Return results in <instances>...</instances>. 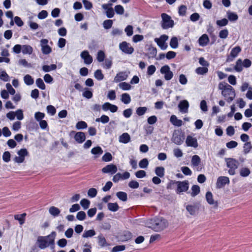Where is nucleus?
<instances>
[{"instance_id":"obj_1","label":"nucleus","mask_w":252,"mask_h":252,"mask_svg":"<svg viewBox=\"0 0 252 252\" xmlns=\"http://www.w3.org/2000/svg\"><path fill=\"white\" fill-rule=\"evenodd\" d=\"M56 235V232L53 231L48 236H39L37 240L39 248L41 249H44L50 246L51 249H54Z\"/></svg>"},{"instance_id":"obj_2","label":"nucleus","mask_w":252,"mask_h":252,"mask_svg":"<svg viewBox=\"0 0 252 252\" xmlns=\"http://www.w3.org/2000/svg\"><path fill=\"white\" fill-rule=\"evenodd\" d=\"M218 88L221 91V94L226 98L227 102H231L235 96V92L233 88L225 82L219 84Z\"/></svg>"},{"instance_id":"obj_3","label":"nucleus","mask_w":252,"mask_h":252,"mask_svg":"<svg viewBox=\"0 0 252 252\" xmlns=\"http://www.w3.org/2000/svg\"><path fill=\"white\" fill-rule=\"evenodd\" d=\"M151 224L149 226L156 231H159L163 230L168 225L167 220L161 217L156 218L151 220L150 221Z\"/></svg>"},{"instance_id":"obj_4","label":"nucleus","mask_w":252,"mask_h":252,"mask_svg":"<svg viewBox=\"0 0 252 252\" xmlns=\"http://www.w3.org/2000/svg\"><path fill=\"white\" fill-rule=\"evenodd\" d=\"M225 161L227 167L229 168L228 173L231 175H233L235 173V170L238 168L239 162L236 159L232 158H226Z\"/></svg>"},{"instance_id":"obj_5","label":"nucleus","mask_w":252,"mask_h":252,"mask_svg":"<svg viewBox=\"0 0 252 252\" xmlns=\"http://www.w3.org/2000/svg\"><path fill=\"white\" fill-rule=\"evenodd\" d=\"M161 16L162 18L161 27L163 29H168L174 26V21L172 20L169 15L166 13H162Z\"/></svg>"},{"instance_id":"obj_6","label":"nucleus","mask_w":252,"mask_h":252,"mask_svg":"<svg viewBox=\"0 0 252 252\" xmlns=\"http://www.w3.org/2000/svg\"><path fill=\"white\" fill-rule=\"evenodd\" d=\"M185 139V135L184 133L179 130H175L174 131L171 141L175 144L178 145H181Z\"/></svg>"},{"instance_id":"obj_7","label":"nucleus","mask_w":252,"mask_h":252,"mask_svg":"<svg viewBox=\"0 0 252 252\" xmlns=\"http://www.w3.org/2000/svg\"><path fill=\"white\" fill-rule=\"evenodd\" d=\"M168 39V36L167 35L163 34L161 35L159 38H155L154 40L161 50H164L166 49L168 47L166 43V41H167Z\"/></svg>"},{"instance_id":"obj_8","label":"nucleus","mask_w":252,"mask_h":252,"mask_svg":"<svg viewBox=\"0 0 252 252\" xmlns=\"http://www.w3.org/2000/svg\"><path fill=\"white\" fill-rule=\"evenodd\" d=\"M160 73L164 75V79L166 80H171L173 76V73L171 71L170 67L168 65H165L162 66L160 70Z\"/></svg>"},{"instance_id":"obj_9","label":"nucleus","mask_w":252,"mask_h":252,"mask_svg":"<svg viewBox=\"0 0 252 252\" xmlns=\"http://www.w3.org/2000/svg\"><path fill=\"white\" fill-rule=\"evenodd\" d=\"M49 41L47 39H42L40 41L41 51L44 55L49 54L52 52V48L48 45Z\"/></svg>"},{"instance_id":"obj_10","label":"nucleus","mask_w":252,"mask_h":252,"mask_svg":"<svg viewBox=\"0 0 252 252\" xmlns=\"http://www.w3.org/2000/svg\"><path fill=\"white\" fill-rule=\"evenodd\" d=\"M18 157H15L14 160L15 162L21 163L25 160V158L28 156V152L26 149H21L17 152Z\"/></svg>"},{"instance_id":"obj_11","label":"nucleus","mask_w":252,"mask_h":252,"mask_svg":"<svg viewBox=\"0 0 252 252\" xmlns=\"http://www.w3.org/2000/svg\"><path fill=\"white\" fill-rule=\"evenodd\" d=\"M119 48L123 52L126 54H131L134 51L133 48L126 41H123L120 43Z\"/></svg>"},{"instance_id":"obj_12","label":"nucleus","mask_w":252,"mask_h":252,"mask_svg":"<svg viewBox=\"0 0 252 252\" xmlns=\"http://www.w3.org/2000/svg\"><path fill=\"white\" fill-rule=\"evenodd\" d=\"M176 184L177 185L176 189V192L177 193L186 192L189 189V183L187 181H177L176 182Z\"/></svg>"},{"instance_id":"obj_13","label":"nucleus","mask_w":252,"mask_h":252,"mask_svg":"<svg viewBox=\"0 0 252 252\" xmlns=\"http://www.w3.org/2000/svg\"><path fill=\"white\" fill-rule=\"evenodd\" d=\"M229 183L230 181L228 177L226 176H220L217 179L216 187L218 189H221L226 184H229Z\"/></svg>"},{"instance_id":"obj_14","label":"nucleus","mask_w":252,"mask_h":252,"mask_svg":"<svg viewBox=\"0 0 252 252\" xmlns=\"http://www.w3.org/2000/svg\"><path fill=\"white\" fill-rule=\"evenodd\" d=\"M112 3H108L107 4H103L102 5V8L106 11V15L107 17L109 18H111L113 17L115 14L113 8L112 7Z\"/></svg>"},{"instance_id":"obj_15","label":"nucleus","mask_w":252,"mask_h":252,"mask_svg":"<svg viewBox=\"0 0 252 252\" xmlns=\"http://www.w3.org/2000/svg\"><path fill=\"white\" fill-rule=\"evenodd\" d=\"M205 198L208 204L212 205L214 208H217L218 207V202L214 200L213 195L210 191H208L206 193Z\"/></svg>"},{"instance_id":"obj_16","label":"nucleus","mask_w":252,"mask_h":252,"mask_svg":"<svg viewBox=\"0 0 252 252\" xmlns=\"http://www.w3.org/2000/svg\"><path fill=\"white\" fill-rule=\"evenodd\" d=\"M80 57L84 60V62L86 64H90L93 61V57L87 50L82 51L81 53Z\"/></svg>"},{"instance_id":"obj_17","label":"nucleus","mask_w":252,"mask_h":252,"mask_svg":"<svg viewBox=\"0 0 252 252\" xmlns=\"http://www.w3.org/2000/svg\"><path fill=\"white\" fill-rule=\"evenodd\" d=\"M189 106V103L188 100H183L180 101L178 104L180 112L183 114L188 113Z\"/></svg>"},{"instance_id":"obj_18","label":"nucleus","mask_w":252,"mask_h":252,"mask_svg":"<svg viewBox=\"0 0 252 252\" xmlns=\"http://www.w3.org/2000/svg\"><path fill=\"white\" fill-rule=\"evenodd\" d=\"M185 207L188 212L191 216L196 215L199 211V206L196 204H187Z\"/></svg>"},{"instance_id":"obj_19","label":"nucleus","mask_w":252,"mask_h":252,"mask_svg":"<svg viewBox=\"0 0 252 252\" xmlns=\"http://www.w3.org/2000/svg\"><path fill=\"white\" fill-rule=\"evenodd\" d=\"M130 177V174L128 172H125L123 174L117 173L113 178V181L115 183L118 182L120 180L127 179Z\"/></svg>"},{"instance_id":"obj_20","label":"nucleus","mask_w":252,"mask_h":252,"mask_svg":"<svg viewBox=\"0 0 252 252\" xmlns=\"http://www.w3.org/2000/svg\"><path fill=\"white\" fill-rule=\"evenodd\" d=\"M102 172L104 173L115 174L117 171V167L115 165L111 164L107 165L102 169Z\"/></svg>"},{"instance_id":"obj_21","label":"nucleus","mask_w":252,"mask_h":252,"mask_svg":"<svg viewBox=\"0 0 252 252\" xmlns=\"http://www.w3.org/2000/svg\"><path fill=\"white\" fill-rule=\"evenodd\" d=\"M186 143L187 146L197 148L198 143L196 138L189 135L187 136L186 140Z\"/></svg>"},{"instance_id":"obj_22","label":"nucleus","mask_w":252,"mask_h":252,"mask_svg":"<svg viewBox=\"0 0 252 252\" xmlns=\"http://www.w3.org/2000/svg\"><path fill=\"white\" fill-rule=\"evenodd\" d=\"M128 75L126 72L122 71L118 73L114 78L115 82H120L126 79Z\"/></svg>"},{"instance_id":"obj_23","label":"nucleus","mask_w":252,"mask_h":252,"mask_svg":"<svg viewBox=\"0 0 252 252\" xmlns=\"http://www.w3.org/2000/svg\"><path fill=\"white\" fill-rule=\"evenodd\" d=\"M74 138L76 142L78 143L81 144L85 141L86 139V135L85 133L83 132H76L74 135Z\"/></svg>"},{"instance_id":"obj_24","label":"nucleus","mask_w":252,"mask_h":252,"mask_svg":"<svg viewBox=\"0 0 252 252\" xmlns=\"http://www.w3.org/2000/svg\"><path fill=\"white\" fill-rule=\"evenodd\" d=\"M209 42V38L206 34H203L198 39L199 44L202 47L206 46Z\"/></svg>"},{"instance_id":"obj_25","label":"nucleus","mask_w":252,"mask_h":252,"mask_svg":"<svg viewBox=\"0 0 252 252\" xmlns=\"http://www.w3.org/2000/svg\"><path fill=\"white\" fill-rule=\"evenodd\" d=\"M170 121L174 126H181L183 125L182 121L178 119L174 115L171 116Z\"/></svg>"},{"instance_id":"obj_26","label":"nucleus","mask_w":252,"mask_h":252,"mask_svg":"<svg viewBox=\"0 0 252 252\" xmlns=\"http://www.w3.org/2000/svg\"><path fill=\"white\" fill-rule=\"evenodd\" d=\"M130 140V137L128 133H124L119 137V141L121 143L126 144Z\"/></svg>"},{"instance_id":"obj_27","label":"nucleus","mask_w":252,"mask_h":252,"mask_svg":"<svg viewBox=\"0 0 252 252\" xmlns=\"http://www.w3.org/2000/svg\"><path fill=\"white\" fill-rule=\"evenodd\" d=\"M22 52L23 54L31 55L33 52V48L29 45H23Z\"/></svg>"},{"instance_id":"obj_28","label":"nucleus","mask_w":252,"mask_h":252,"mask_svg":"<svg viewBox=\"0 0 252 252\" xmlns=\"http://www.w3.org/2000/svg\"><path fill=\"white\" fill-rule=\"evenodd\" d=\"M91 153L95 155V158H97L103 153V150L100 147L97 146L91 150Z\"/></svg>"},{"instance_id":"obj_29","label":"nucleus","mask_w":252,"mask_h":252,"mask_svg":"<svg viewBox=\"0 0 252 252\" xmlns=\"http://www.w3.org/2000/svg\"><path fill=\"white\" fill-rule=\"evenodd\" d=\"M241 51V47L239 46H236L231 50L230 54V57L234 59L238 56V55Z\"/></svg>"},{"instance_id":"obj_30","label":"nucleus","mask_w":252,"mask_h":252,"mask_svg":"<svg viewBox=\"0 0 252 252\" xmlns=\"http://www.w3.org/2000/svg\"><path fill=\"white\" fill-rule=\"evenodd\" d=\"M201 159L200 157L197 155L192 156L191 163V165L193 167H196L200 163Z\"/></svg>"},{"instance_id":"obj_31","label":"nucleus","mask_w":252,"mask_h":252,"mask_svg":"<svg viewBox=\"0 0 252 252\" xmlns=\"http://www.w3.org/2000/svg\"><path fill=\"white\" fill-rule=\"evenodd\" d=\"M57 68V65L55 64H52L50 65H44L42 66V69L45 72H48L52 70H55Z\"/></svg>"},{"instance_id":"obj_32","label":"nucleus","mask_w":252,"mask_h":252,"mask_svg":"<svg viewBox=\"0 0 252 252\" xmlns=\"http://www.w3.org/2000/svg\"><path fill=\"white\" fill-rule=\"evenodd\" d=\"M155 173L159 177L162 178L164 176L165 169L161 166L157 167L155 168Z\"/></svg>"},{"instance_id":"obj_33","label":"nucleus","mask_w":252,"mask_h":252,"mask_svg":"<svg viewBox=\"0 0 252 252\" xmlns=\"http://www.w3.org/2000/svg\"><path fill=\"white\" fill-rule=\"evenodd\" d=\"M121 101L126 104L129 103L131 101V97L127 93H124L122 94Z\"/></svg>"},{"instance_id":"obj_34","label":"nucleus","mask_w":252,"mask_h":252,"mask_svg":"<svg viewBox=\"0 0 252 252\" xmlns=\"http://www.w3.org/2000/svg\"><path fill=\"white\" fill-rule=\"evenodd\" d=\"M24 81L25 83L28 86L32 85L34 83L33 79L29 74H27L24 77Z\"/></svg>"},{"instance_id":"obj_35","label":"nucleus","mask_w":252,"mask_h":252,"mask_svg":"<svg viewBox=\"0 0 252 252\" xmlns=\"http://www.w3.org/2000/svg\"><path fill=\"white\" fill-rule=\"evenodd\" d=\"M227 16L230 21H236L238 19V16L236 13L230 11L227 12Z\"/></svg>"},{"instance_id":"obj_36","label":"nucleus","mask_w":252,"mask_h":252,"mask_svg":"<svg viewBox=\"0 0 252 252\" xmlns=\"http://www.w3.org/2000/svg\"><path fill=\"white\" fill-rule=\"evenodd\" d=\"M26 213L21 215H16L14 216V219L19 221L20 224L22 225L25 222Z\"/></svg>"},{"instance_id":"obj_37","label":"nucleus","mask_w":252,"mask_h":252,"mask_svg":"<svg viewBox=\"0 0 252 252\" xmlns=\"http://www.w3.org/2000/svg\"><path fill=\"white\" fill-rule=\"evenodd\" d=\"M107 207L109 210L112 212H116L119 209V206L117 203H108Z\"/></svg>"},{"instance_id":"obj_38","label":"nucleus","mask_w":252,"mask_h":252,"mask_svg":"<svg viewBox=\"0 0 252 252\" xmlns=\"http://www.w3.org/2000/svg\"><path fill=\"white\" fill-rule=\"evenodd\" d=\"M49 212L54 217L58 216L60 213V209L54 206L51 207L49 209Z\"/></svg>"},{"instance_id":"obj_39","label":"nucleus","mask_w":252,"mask_h":252,"mask_svg":"<svg viewBox=\"0 0 252 252\" xmlns=\"http://www.w3.org/2000/svg\"><path fill=\"white\" fill-rule=\"evenodd\" d=\"M195 71L198 75H204L208 72V69L207 67H199L196 68Z\"/></svg>"},{"instance_id":"obj_40","label":"nucleus","mask_w":252,"mask_h":252,"mask_svg":"<svg viewBox=\"0 0 252 252\" xmlns=\"http://www.w3.org/2000/svg\"><path fill=\"white\" fill-rule=\"evenodd\" d=\"M116 195L120 200L123 201H126L127 199V194L125 192L119 191L117 192Z\"/></svg>"},{"instance_id":"obj_41","label":"nucleus","mask_w":252,"mask_h":252,"mask_svg":"<svg viewBox=\"0 0 252 252\" xmlns=\"http://www.w3.org/2000/svg\"><path fill=\"white\" fill-rule=\"evenodd\" d=\"M95 235V232L94 230L91 229L89 230H85L83 235L82 237L83 238H89L92 237Z\"/></svg>"},{"instance_id":"obj_42","label":"nucleus","mask_w":252,"mask_h":252,"mask_svg":"<svg viewBox=\"0 0 252 252\" xmlns=\"http://www.w3.org/2000/svg\"><path fill=\"white\" fill-rule=\"evenodd\" d=\"M191 195L192 197H194L197 194H198L200 192V188L197 185H193L191 187Z\"/></svg>"},{"instance_id":"obj_43","label":"nucleus","mask_w":252,"mask_h":252,"mask_svg":"<svg viewBox=\"0 0 252 252\" xmlns=\"http://www.w3.org/2000/svg\"><path fill=\"white\" fill-rule=\"evenodd\" d=\"M243 66L242 61L241 59H239L236 63L234 69L237 72H241L243 70Z\"/></svg>"},{"instance_id":"obj_44","label":"nucleus","mask_w":252,"mask_h":252,"mask_svg":"<svg viewBox=\"0 0 252 252\" xmlns=\"http://www.w3.org/2000/svg\"><path fill=\"white\" fill-rule=\"evenodd\" d=\"M170 46L173 49H176L178 47V39L176 37H173L171 39Z\"/></svg>"},{"instance_id":"obj_45","label":"nucleus","mask_w":252,"mask_h":252,"mask_svg":"<svg viewBox=\"0 0 252 252\" xmlns=\"http://www.w3.org/2000/svg\"><path fill=\"white\" fill-rule=\"evenodd\" d=\"M119 87L123 90L126 91L130 90L131 85L126 82H122L119 83Z\"/></svg>"},{"instance_id":"obj_46","label":"nucleus","mask_w":252,"mask_h":252,"mask_svg":"<svg viewBox=\"0 0 252 252\" xmlns=\"http://www.w3.org/2000/svg\"><path fill=\"white\" fill-rule=\"evenodd\" d=\"M80 204L83 209L87 210L90 206V201L89 200L84 198L81 200Z\"/></svg>"},{"instance_id":"obj_47","label":"nucleus","mask_w":252,"mask_h":252,"mask_svg":"<svg viewBox=\"0 0 252 252\" xmlns=\"http://www.w3.org/2000/svg\"><path fill=\"white\" fill-rule=\"evenodd\" d=\"M147 111V108L146 107H139L137 108L136 113L137 115L140 116L144 115Z\"/></svg>"},{"instance_id":"obj_48","label":"nucleus","mask_w":252,"mask_h":252,"mask_svg":"<svg viewBox=\"0 0 252 252\" xmlns=\"http://www.w3.org/2000/svg\"><path fill=\"white\" fill-rule=\"evenodd\" d=\"M251 172L249 168H242L241 169L240 171V175L242 177H246L248 176Z\"/></svg>"},{"instance_id":"obj_49","label":"nucleus","mask_w":252,"mask_h":252,"mask_svg":"<svg viewBox=\"0 0 252 252\" xmlns=\"http://www.w3.org/2000/svg\"><path fill=\"white\" fill-rule=\"evenodd\" d=\"M36 85L41 90L45 89V85L42 79L41 78H37L36 80Z\"/></svg>"},{"instance_id":"obj_50","label":"nucleus","mask_w":252,"mask_h":252,"mask_svg":"<svg viewBox=\"0 0 252 252\" xmlns=\"http://www.w3.org/2000/svg\"><path fill=\"white\" fill-rule=\"evenodd\" d=\"M45 117V114L40 112H35L34 114V118L37 121L39 122L43 120L42 119Z\"/></svg>"},{"instance_id":"obj_51","label":"nucleus","mask_w":252,"mask_h":252,"mask_svg":"<svg viewBox=\"0 0 252 252\" xmlns=\"http://www.w3.org/2000/svg\"><path fill=\"white\" fill-rule=\"evenodd\" d=\"M105 57V54L102 51H99L97 54L96 59L98 62H102Z\"/></svg>"},{"instance_id":"obj_52","label":"nucleus","mask_w":252,"mask_h":252,"mask_svg":"<svg viewBox=\"0 0 252 252\" xmlns=\"http://www.w3.org/2000/svg\"><path fill=\"white\" fill-rule=\"evenodd\" d=\"M87 127V124L84 121L78 122L76 125V128L77 129H84Z\"/></svg>"},{"instance_id":"obj_53","label":"nucleus","mask_w":252,"mask_h":252,"mask_svg":"<svg viewBox=\"0 0 252 252\" xmlns=\"http://www.w3.org/2000/svg\"><path fill=\"white\" fill-rule=\"evenodd\" d=\"M0 79L3 81L7 82L9 81V77L5 71L0 72Z\"/></svg>"},{"instance_id":"obj_54","label":"nucleus","mask_w":252,"mask_h":252,"mask_svg":"<svg viewBox=\"0 0 252 252\" xmlns=\"http://www.w3.org/2000/svg\"><path fill=\"white\" fill-rule=\"evenodd\" d=\"M94 77L98 80H102L104 78V75L102 74L101 70L99 69L96 70L94 73Z\"/></svg>"},{"instance_id":"obj_55","label":"nucleus","mask_w":252,"mask_h":252,"mask_svg":"<svg viewBox=\"0 0 252 252\" xmlns=\"http://www.w3.org/2000/svg\"><path fill=\"white\" fill-rule=\"evenodd\" d=\"M113 25V21L111 20H106L103 23V26L105 29H110Z\"/></svg>"},{"instance_id":"obj_56","label":"nucleus","mask_w":252,"mask_h":252,"mask_svg":"<svg viewBox=\"0 0 252 252\" xmlns=\"http://www.w3.org/2000/svg\"><path fill=\"white\" fill-rule=\"evenodd\" d=\"M15 117L17 120L20 121L24 119V115L22 109H18L15 112Z\"/></svg>"},{"instance_id":"obj_57","label":"nucleus","mask_w":252,"mask_h":252,"mask_svg":"<svg viewBox=\"0 0 252 252\" xmlns=\"http://www.w3.org/2000/svg\"><path fill=\"white\" fill-rule=\"evenodd\" d=\"M187 7L184 5H182L179 7L178 13L180 16H185L186 13Z\"/></svg>"},{"instance_id":"obj_58","label":"nucleus","mask_w":252,"mask_h":252,"mask_svg":"<svg viewBox=\"0 0 252 252\" xmlns=\"http://www.w3.org/2000/svg\"><path fill=\"white\" fill-rule=\"evenodd\" d=\"M149 164V161L147 158H143L139 163V166L141 168H146Z\"/></svg>"},{"instance_id":"obj_59","label":"nucleus","mask_w":252,"mask_h":252,"mask_svg":"<svg viewBox=\"0 0 252 252\" xmlns=\"http://www.w3.org/2000/svg\"><path fill=\"white\" fill-rule=\"evenodd\" d=\"M115 11H116L117 14L122 15L124 13L125 10L124 7L122 5H116L115 7Z\"/></svg>"},{"instance_id":"obj_60","label":"nucleus","mask_w":252,"mask_h":252,"mask_svg":"<svg viewBox=\"0 0 252 252\" xmlns=\"http://www.w3.org/2000/svg\"><path fill=\"white\" fill-rule=\"evenodd\" d=\"M228 20L225 18L217 20L216 22L217 25L220 27L225 26L228 24Z\"/></svg>"},{"instance_id":"obj_61","label":"nucleus","mask_w":252,"mask_h":252,"mask_svg":"<svg viewBox=\"0 0 252 252\" xmlns=\"http://www.w3.org/2000/svg\"><path fill=\"white\" fill-rule=\"evenodd\" d=\"M97 190L94 188H91L88 190V195L91 198L94 197L97 194Z\"/></svg>"},{"instance_id":"obj_62","label":"nucleus","mask_w":252,"mask_h":252,"mask_svg":"<svg viewBox=\"0 0 252 252\" xmlns=\"http://www.w3.org/2000/svg\"><path fill=\"white\" fill-rule=\"evenodd\" d=\"M21 127V123L19 121H17L13 124L12 129L15 131H18Z\"/></svg>"},{"instance_id":"obj_63","label":"nucleus","mask_w":252,"mask_h":252,"mask_svg":"<svg viewBox=\"0 0 252 252\" xmlns=\"http://www.w3.org/2000/svg\"><path fill=\"white\" fill-rule=\"evenodd\" d=\"M179 81L180 84L185 85L188 83V79L184 74H180L179 76Z\"/></svg>"},{"instance_id":"obj_64","label":"nucleus","mask_w":252,"mask_h":252,"mask_svg":"<svg viewBox=\"0 0 252 252\" xmlns=\"http://www.w3.org/2000/svg\"><path fill=\"white\" fill-rule=\"evenodd\" d=\"M125 246L124 245L116 246L113 248L112 252H118L123 251L125 250Z\"/></svg>"}]
</instances>
